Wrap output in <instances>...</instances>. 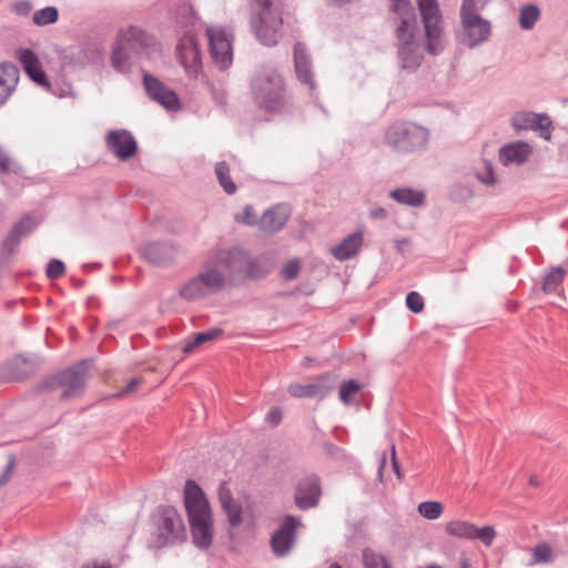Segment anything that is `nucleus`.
<instances>
[{"instance_id": "obj_23", "label": "nucleus", "mask_w": 568, "mask_h": 568, "mask_svg": "<svg viewBox=\"0 0 568 568\" xmlns=\"http://www.w3.org/2000/svg\"><path fill=\"white\" fill-rule=\"evenodd\" d=\"M532 154V146L525 141L505 144L499 149L498 158L503 165H521Z\"/></svg>"}, {"instance_id": "obj_22", "label": "nucleus", "mask_w": 568, "mask_h": 568, "mask_svg": "<svg viewBox=\"0 0 568 568\" xmlns=\"http://www.w3.org/2000/svg\"><path fill=\"white\" fill-rule=\"evenodd\" d=\"M290 215L291 210L286 204H276L263 213L258 226L265 233H276L284 227Z\"/></svg>"}, {"instance_id": "obj_6", "label": "nucleus", "mask_w": 568, "mask_h": 568, "mask_svg": "<svg viewBox=\"0 0 568 568\" xmlns=\"http://www.w3.org/2000/svg\"><path fill=\"white\" fill-rule=\"evenodd\" d=\"M91 366V361H81L44 381L40 389L42 392L61 390L59 395L61 400L79 398L84 393Z\"/></svg>"}, {"instance_id": "obj_17", "label": "nucleus", "mask_w": 568, "mask_h": 568, "mask_svg": "<svg viewBox=\"0 0 568 568\" xmlns=\"http://www.w3.org/2000/svg\"><path fill=\"white\" fill-rule=\"evenodd\" d=\"M510 124L516 131H539L542 139H550L551 121L545 114H538L532 111H519L511 116Z\"/></svg>"}, {"instance_id": "obj_35", "label": "nucleus", "mask_w": 568, "mask_h": 568, "mask_svg": "<svg viewBox=\"0 0 568 568\" xmlns=\"http://www.w3.org/2000/svg\"><path fill=\"white\" fill-rule=\"evenodd\" d=\"M444 507L439 501H423L418 505V513L426 519L434 520L442 516Z\"/></svg>"}, {"instance_id": "obj_57", "label": "nucleus", "mask_w": 568, "mask_h": 568, "mask_svg": "<svg viewBox=\"0 0 568 568\" xmlns=\"http://www.w3.org/2000/svg\"><path fill=\"white\" fill-rule=\"evenodd\" d=\"M252 206L247 205L244 210V217H243V222L248 224V225H252L255 223L254 219H253V215H252Z\"/></svg>"}, {"instance_id": "obj_48", "label": "nucleus", "mask_w": 568, "mask_h": 568, "mask_svg": "<svg viewBox=\"0 0 568 568\" xmlns=\"http://www.w3.org/2000/svg\"><path fill=\"white\" fill-rule=\"evenodd\" d=\"M12 11L19 17H28L32 11V3L28 0H20L12 4Z\"/></svg>"}, {"instance_id": "obj_20", "label": "nucleus", "mask_w": 568, "mask_h": 568, "mask_svg": "<svg viewBox=\"0 0 568 568\" xmlns=\"http://www.w3.org/2000/svg\"><path fill=\"white\" fill-rule=\"evenodd\" d=\"M294 68L300 82L305 84L310 92H314L316 89V82L311 55L308 54L305 45L301 42H297L294 47Z\"/></svg>"}, {"instance_id": "obj_3", "label": "nucleus", "mask_w": 568, "mask_h": 568, "mask_svg": "<svg viewBox=\"0 0 568 568\" xmlns=\"http://www.w3.org/2000/svg\"><path fill=\"white\" fill-rule=\"evenodd\" d=\"M255 105L267 113H277L286 106V88L283 77L272 67H260L250 81Z\"/></svg>"}, {"instance_id": "obj_58", "label": "nucleus", "mask_w": 568, "mask_h": 568, "mask_svg": "<svg viewBox=\"0 0 568 568\" xmlns=\"http://www.w3.org/2000/svg\"><path fill=\"white\" fill-rule=\"evenodd\" d=\"M385 465H386V457L383 456L381 459V463H379V468H378L379 476H382Z\"/></svg>"}, {"instance_id": "obj_59", "label": "nucleus", "mask_w": 568, "mask_h": 568, "mask_svg": "<svg viewBox=\"0 0 568 568\" xmlns=\"http://www.w3.org/2000/svg\"><path fill=\"white\" fill-rule=\"evenodd\" d=\"M82 568H110V566H106V565H99L97 562H94L92 566H84Z\"/></svg>"}, {"instance_id": "obj_27", "label": "nucleus", "mask_w": 568, "mask_h": 568, "mask_svg": "<svg viewBox=\"0 0 568 568\" xmlns=\"http://www.w3.org/2000/svg\"><path fill=\"white\" fill-rule=\"evenodd\" d=\"M222 334H223V331L221 328H211L205 332L196 333L193 336H191L190 338L184 341L182 351L184 354H190V353L194 352L201 345L216 339Z\"/></svg>"}, {"instance_id": "obj_11", "label": "nucleus", "mask_w": 568, "mask_h": 568, "mask_svg": "<svg viewBox=\"0 0 568 568\" xmlns=\"http://www.w3.org/2000/svg\"><path fill=\"white\" fill-rule=\"evenodd\" d=\"M206 36L214 63L222 70L227 69L233 61L232 33L222 27H209Z\"/></svg>"}, {"instance_id": "obj_60", "label": "nucleus", "mask_w": 568, "mask_h": 568, "mask_svg": "<svg viewBox=\"0 0 568 568\" xmlns=\"http://www.w3.org/2000/svg\"><path fill=\"white\" fill-rule=\"evenodd\" d=\"M529 484H530V485H532V486H538V485H539V481H538L537 477L531 476V477L529 478Z\"/></svg>"}, {"instance_id": "obj_12", "label": "nucleus", "mask_w": 568, "mask_h": 568, "mask_svg": "<svg viewBox=\"0 0 568 568\" xmlns=\"http://www.w3.org/2000/svg\"><path fill=\"white\" fill-rule=\"evenodd\" d=\"M302 520L293 515L284 516L278 528L271 536V549L276 557L287 556L296 541V530L302 527Z\"/></svg>"}, {"instance_id": "obj_31", "label": "nucleus", "mask_w": 568, "mask_h": 568, "mask_svg": "<svg viewBox=\"0 0 568 568\" xmlns=\"http://www.w3.org/2000/svg\"><path fill=\"white\" fill-rule=\"evenodd\" d=\"M540 17V11L535 4H525L520 8L519 12V26L524 30H530L534 28Z\"/></svg>"}, {"instance_id": "obj_52", "label": "nucleus", "mask_w": 568, "mask_h": 568, "mask_svg": "<svg viewBox=\"0 0 568 568\" xmlns=\"http://www.w3.org/2000/svg\"><path fill=\"white\" fill-rule=\"evenodd\" d=\"M219 499L222 507L234 500L225 483L221 484L219 487Z\"/></svg>"}, {"instance_id": "obj_30", "label": "nucleus", "mask_w": 568, "mask_h": 568, "mask_svg": "<svg viewBox=\"0 0 568 568\" xmlns=\"http://www.w3.org/2000/svg\"><path fill=\"white\" fill-rule=\"evenodd\" d=\"M215 174L225 193L234 194L236 192V185L231 179L230 166L225 161L215 164Z\"/></svg>"}, {"instance_id": "obj_47", "label": "nucleus", "mask_w": 568, "mask_h": 568, "mask_svg": "<svg viewBox=\"0 0 568 568\" xmlns=\"http://www.w3.org/2000/svg\"><path fill=\"white\" fill-rule=\"evenodd\" d=\"M64 271H65V267H64L63 262H61L60 260L53 258L48 263L45 273L49 278L54 280V278L61 277L64 274Z\"/></svg>"}, {"instance_id": "obj_56", "label": "nucleus", "mask_w": 568, "mask_h": 568, "mask_svg": "<svg viewBox=\"0 0 568 568\" xmlns=\"http://www.w3.org/2000/svg\"><path fill=\"white\" fill-rule=\"evenodd\" d=\"M390 450H392V467H393V470L395 471L397 478H402V473H400L399 464H398L397 458H396V452H395V446L394 445H392Z\"/></svg>"}, {"instance_id": "obj_4", "label": "nucleus", "mask_w": 568, "mask_h": 568, "mask_svg": "<svg viewBox=\"0 0 568 568\" xmlns=\"http://www.w3.org/2000/svg\"><path fill=\"white\" fill-rule=\"evenodd\" d=\"M184 505L194 545L202 549L209 548L213 540L211 508L203 490L193 480L185 483Z\"/></svg>"}, {"instance_id": "obj_45", "label": "nucleus", "mask_w": 568, "mask_h": 568, "mask_svg": "<svg viewBox=\"0 0 568 568\" xmlns=\"http://www.w3.org/2000/svg\"><path fill=\"white\" fill-rule=\"evenodd\" d=\"M301 271V263L294 258L288 261L282 268L281 275L286 281L295 280Z\"/></svg>"}, {"instance_id": "obj_32", "label": "nucleus", "mask_w": 568, "mask_h": 568, "mask_svg": "<svg viewBox=\"0 0 568 568\" xmlns=\"http://www.w3.org/2000/svg\"><path fill=\"white\" fill-rule=\"evenodd\" d=\"M12 377L14 379H23L36 371V362L33 359L17 357L12 362Z\"/></svg>"}, {"instance_id": "obj_38", "label": "nucleus", "mask_w": 568, "mask_h": 568, "mask_svg": "<svg viewBox=\"0 0 568 568\" xmlns=\"http://www.w3.org/2000/svg\"><path fill=\"white\" fill-rule=\"evenodd\" d=\"M20 242L21 237L11 231L2 242L1 258L4 261L9 260V257L17 251Z\"/></svg>"}, {"instance_id": "obj_39", "label": "nucleus", "mask_w": 568, "mask_h": 568, "mask_svg": "<svg viewBox=\"0 0 568 568\" xmlns=\"http://www.w3.org/2000/svg\"><path fill=\"white\" fill-rule=\"evenodd\" d=\"M165 247L159 243H150L144 247V256L153 264H162L164 262L163 253Z\"/></svg>"}, {"instance_id": "obj_16", "label": "nucleus", "mask_w": 568, "mask_h": 568, "mask_svg": "<svg viewBox=\"0 0 568 568\" xmlns=\"http://www.w3.org/2000/svg\"><path fill=\"white\" fill-rule=\"evenodd\" d=\"M105 143L108 150L122 161L131 159L138 151L134 136L124 129L109 131L105 136Z\"/></svg>"}, {"instance_id": "obj_14", "label": "nucleus", "mask_w": 568, "mask_h": 568, "mask_svg": "<svg viewBox=\"0 0 568 568\" xmlns=\"http://www.w3.org/2000/svg\"><path fill=\"white\" fill-rule=\"evenodd\" d=\"M176 55L184 70L191 77H196L202 61L195 36L186 32L176 45Z\"/></svg>"}, {"instance_id": "obj_15", "label": "nucleus", "mask_w": 568, "mask_h": 568, "mask_svg": "<svg viewBox=\"0 0 568 568\" xmlns=\"http://www.w3.org/2000/svg\"><path fill=\"white\" fill-rule=\"evenodd\" d=\"M337 377L333 374H323L315 382L308 384H291L287 392L296 398L325 397L334 389Z\"/></svg>"}, {"instance_id": "obj_9", "label": "nucleus", "mask_w": 568, "mask_h": 568, "mask_svg": "<svg viewBox=\"0 0 568 568\" xmlns=\"http://www.w3.org/2000/svg\"><path fill=\"white\" fill-rule=\"evenodd\" d=\"M425 29L426 50L432 55L443 52L445 41L442 28V14L437 0H416Z\"/></svg>"}, {"instance_id": "obj_36", "label": "nucleus", "mask_w": 568, "mask_h": 568, "mask_svg": "<svg viewBox=\"0 0 568 568\" xmlns=\"http://www.w3.org/2000/svg\"><path fill=\"white\" fill-rule=\"evenodd\" d=\"M362 389V385L354 381H344L339 386V399L345 405H349L353 400V396Z\"/></svg>"}, {"instance_id": "obj_2", "label": "nucleus", "mask_w": 568, "mask_h": 568, "mask_svg": "<svg viewBox=\"0 0 568 568\" xmlns=\"http://www.w3.org/2000/svg\"><path fill=\"white\" fill-rule=\"evenodd\" d=\"M161 55V45L156 39L134 26L121 28L112 44L110 62L122 74H129L135 62L145 59L156 60Z\"/></svg>"}, {"instance_id": "obj_28", "label": "nucleus", "mask_w": 568, "mask_h": 568, "mask_svg": "<svg viewBox=\"0 0 568 568\" xmlns=\"http://www.w3.org/2000/svg\"><path fill=\"white\" fill-rule=\"evenodd\" d=\"M390 197L400 204L420 206L425 202V194L409 187H399L389 193Z\"/></svg>"}, {"instance_id": "obj_19", "label": "nucleus", "mask_w": 568, "mask_h": 568, "mask_svg": "<svg viewBox=\"0 0 568 568\" xmlns=\"http://www.w3.org/2000/svg\"><path fill=\"white\" fill-rule=\"evenodd\" d=\"M321 485L317 477H306L301 480L295 489L294 500L295 505L306 510L317 506L321 497Z\"/></svg>"}, {"instance_id": "obj_5", "label": "nucleus", "mask_w": 568, "mask_h": 568, "mask_svg": "<svg viewBox=\"0 0 568 568\" xmlns=\"http://www.w3.org/2000/svg\"><path fill=\"white\" fill-rule=\"evenodd\" d=\"M250 27L255 38L263 45H276L283 34L284 1L250 0Z\"/></svg>"}, {"instance_id": "obj_29", "label": "nucleus", "mask_w": 568, "mask_h": 568, "mask_svg": "<svg viewBox=\"0 0 568 568\" xmlns=\"http://www.w3.org/2000/svg\"><path fill=\"white\" fill-rule=\"evenodd\" d=\"M445 531L456 538L473 540L475 525L464 520H452L445 525Z\"/></svg>"}, {"instance_id": "obj_63", "label": "nucleus", "mask_w": 568, "mask_h": 568, "mask_svg": "<svg viewBox=\"0 0 568 568\" xmlns=\"http://www.w3.org/2000/svg\"><path fill=\"white\" fill-rule=\"evenodd\" d=\"M426 568H442V567L436 566V565H432V566H428V567H426Z\"/></svg>"}, {"instance_id": "obj_49", "label": "nucleus", "mask_w": 568, "mask_h": 568, "mask_svg": "<svg viewBox=\"0 0 568 568\" xmlns=\"http://www.w3.org/2000/svg\"><path fill=\"white\" fill-rule=\"evenodd\" d=\"M13 165L14 163L9 153L0 146V172L9 173L10 171H16Z\"/></svg>"}, {"instance_id": "obj_44", "label": "nucleus", "mask_w": 568, "mask_h": 568, "mask_svg": "<svg viewBox=\"0 0 568 568\" xmlns=\"http://www.w3.org/2000/svg\"><path fill=\"white\" fill-rule=\"evenodd\" d=\"M363 562L366 568H384L387 565L384 557L369 549L363 550Z\"/></svg>"}, {"instance_id": "obj_40", "label": "nucleus", "mask_w": 568, "mask_h": 568, "mask_svg": "<svg viewBox=\"0 0 568 568\" xmlns=\"http://www.w3.org/2000/svg\"><path fill=\"white\" fill-rule=\"evenodd\" d=\"M36 226H37V221L32 216L26 215L24 217H22L19 222H17L13 225L12 232L18 234V236L22 239V237L27 236L28 234H30L34 230Z\"/></svg>"}, {"instance_id": "obj_43", "label": "nucleus", "mask_w": 568, "mask_h": 568, "mask_svg": "<svg viewBox=\"0 0 568 568\" xmlns=\"http://www.w3.org/2000/svg\"><path fill=\"white\" fill-rule=\"evenodd\" d=\"M496 537V530L493 526H485L483 528H477L475 526V532L473 534V539L480 540L485 546L490 547Z\"/></svg>"}, {"instance_id": "obj_61", "label": "nucleus", "mask_w": 568, "mask_h": 568, "mask_svg": "<svg viewBox=\"0 0 568 568\" xmlns=\"http://www.w3.org/2000/svg\"><path fill=\"white\" fill-rule=\"evenodd\" d=\"M328 568H342V566L336 564V562H334Z\"/></svg>"}, {"instance_id": "obj_13", "label": "nucleus", "mask_w": 568, "mask_h": 568, "mask_svg": "<svg viewBox=\"0 0 568 568\" xmlns=\"http://www.w3.org/2000/svg\"><path fill=\"white\" fill-rule=\"evenodd\" d=\"M416 29L404 30L406 36L397 37L398 40V60L403 70L415 71L422 64L424 59V48L415 40L414 32Z\"/></svg>"}, {"instance_id": "obj_54", "label": "nucleus", "mask_w": 568, "mask_h": 568, "mask_svg": "<svg viewBox=\"0 0 568 568\" xmlns=\"http://www.w3.org/2000/svg\"><path fill=\"white\" fill-rule=\"evenodd\" d=\"M13 467H14V460L10 459V462L6 466V469L3 470V473L0 476V487L4 486L8 483L9 478L13 471Z\"/></svg>"}, {"instance_id": "obj_51", "label": "nucleus", "mask_w": 568, "mask_h": 568, "mask_svg": "<svg viewBox=\"0 0 568 568\" xmlns=\"http://www.w3.org/2000/svg\"><path fill=\"white\" fill-rule=\"evenodd\" d=\"M283 414L278 407H273L266 415L265 422L272 427L277 426L282 420Z\"/></svg>"}, {"instance_id": "obj_18", "label": "nucleus", "mask_w": 568, "mask_h": 568, "mask_svg": "<svg viewBox=\"0 0 568 568\" xmlns=\"http://www.w3.org/2000/svg\"><path fill=\"white\" fill-rule=\"evenodd\" d=\"M143 85L148 95L168 110L174 111L180 108L176 93L164 85L158 78L144 72Z\"/></svg>"}, {"instance_id": "obj_10", "label": "nucleus", "mask_w": 568, "mask_h": 568, "mask_svg": "<svg viewBox=\"0 0 568 568\" xmlns=\"http://www.w3.org/2000/svg\"><path fill=\"white\" fill-rule=\"evenodd\" d=\"M491 33V22L480 14L459 17L456 40L464 47L475 49L488 42Z\"/></svg>"}, {"instance_id": "obj_37", "label": "nucleus", "mask_w": 568, "mask_h": 568, "mask_svg": "<svg viewBox=\"0 0 568 568\" xmlns=\"http://www.w3.org/2000/svg\"><path fill=\"white\" fill-rule=\"evenodd\" d=\"M486 4L487 0H463L459 17L480 14Z\"/></svg>"}, {"instance_id": "obj_34", "label": "nucleus", "mask_w": 568, "mask_h": 568, "mask_svg": "<svg viewBox=\"0 0 568 568\" xmlns=\"http://www.w3.org/2000/svg\"><path fill=\"white\" fill-rule=\"evenodd\" d=\"M59 18V12L55 7H45L33 13L32 21L36 26L42 27L54 23Z\"/></svg>"}, {"instance_id": "obj_25", "label": "nucleus", "mask_w": 568, "mask_h": 568, "mask_svg": "<svg viewBox=\"0 0 568 568\" xmlns=\"http://www.w3.org/2000/svg\"><path fill=\"white\" fill-rule=\"evenodd\" d=\"M364 242V232L357 230L345 237L339 244L331 247L332 255L341 262L347 261L356 256L362 250Z\"/></svg>"}, {"instance_id": "obj_1", "label": "nucleus", "mask_w": 568, "mask_h": 568, "mask_svg": "<svg viewBox=\"0 0 568 568\" xmlns=\"http://www.w3.org/2000/svg\"><path fill=\"white\" fill-rule=\"evenodd\" d=\"M273 268L272 257L251 256L237 246L212 250L200 272L179 288L181 298L194 302L234 287L246 280L265 277Z\"/></svg>"}, {"instance_id": "obj_50", "label": "nucleus", "mask_w": 568, "mask_h": 568, "mask_svg": "<svg viewBox=\"0 0 568 568\" xmlns=\"http://www.w3.org/2000/svg\"><path fill=\"white\" fill-rule=\"evenodd\" d=\"M142 384V379L141 378H133L131 379L128 385L122 388L121 390H119L118 393H115L113 396L116 397V398H122V397H125L128 396L129 394H132L133 392L136 390V388Z\"/></svg>"}, {"instance_id": "obj_46", "label": "nucleus", "mask_w": 568, "mask_h": 568, "mask_svg": "<svg viewBox=\"0 0 568 568\" xmlns=\"http://www.w3.org/2000/svg\"><path fill=\"white\" fill-rule=\"evenodd\" d=\"M424 298L418 292H409L406 296V306L413 313H420L424 310Z\"/></svg>"}, {"instance_id": "obj_26", "label": "nucleus", "mask_w": 568, "mask_h": 568, "mask_svg": "<svg viewBox=\"0 0 568 568\" xmlns=\"http://www.w3.org/2000/svg\"><path fill=\"white\" fill-rule=\"evenodd\" d=\"M392 9L398 20L396 36H406L404 30L416 29L417 20L410 0H390Z\"/></svg>"}, {"instance_id": "obj_42", "label": "nucleus", "mask_w": 568, "mask_h": 568, "mask_svg": "<svg viewBox=\"0 0 568 568\" xmlns=\"http://www.w3.org/2000/svg\"><path fill=\"white\" fill-rule=\"evenodd\" d=\"M227 515V520L232 527H235L242 521V508L235 500L222 507Z\"/></svg>"}, {"instance_id": "obj_8", "label": "nucleus", "mask_w": 568, "mask_h": 568, "mask_svg": "<svg viewBox=\"0 0 568 568\" xmlns=\"http://www.w3.org/2000/svg\"><path fill=\"white\" fill-rule=\"evenodd\" d=\"M155 547L182 542L186 539V528L182 516L171 506L162 507L155 518Z\"/></svg>"}, {"instance_id": "obj_21", "label": "nucleus", "mask_w": 568, "mask_h": 568, "mask_svg": "<svg viewBox=\"0 0 568 568\" xmlns=\"http://www.w3.org/2000/svg\"><path fill=\"white\" fill-rule=\"evenodd\" d=\"M16 58L32 81L41 87H50L48 77L43 72L41 62L36 52L31 49L20 48L16 51Z\"/></svg>"}, {"instance_id": "obj_24", "label": "nucleus", "mask_w": 568, "mask_h": 568, "mask_svg": "<svg viewBox=\"0 0 568 568\" xmlns=\"http://www.w3.org/2000/svg\"><path fill=\"white\" fill-rule=\"evenodd\" d=\"M20 79V72L11 62L0 63V108L7 103L16 91Z\"/></svg>"}, {"instance_id": "obj_7", "label": "nucleus", "mask_w": 568, "mask_h": 568, "mask_svg": "<svg viewBox=\"0 0 568 568\" xmlns=\"http://www.w3.org/2000/svg\"><path fill=\"white\" fill-rule=\"evenodd\" d=\"M429 132L412 122H396L385 132V143L398 153H413L426 148Z\"/></svg>"}, {"instance_id": "obj_62", "label": "nucleus", "mask_w": 568, "mask_h": 568, "mask_svg": "<svg viewBox=\"0 0 568 568\" xmlns=\"http://www.w3.org/2000/svg\"><path fill=\"white\" fill-rule=\"evenodd\" d=\"M460 568H468V564H467V561H466V560H463V561H462V566H460Z\"/></svg>"}, {"instance_id": "obj_33", "label": "nucleus", "mask_w": 568, "mask_h": 568, "mask_svg": "<svg viewBox=\"0 0 568 568\" xmlns=\"http://www.w3.org/2000/svg\"><path fill=\"white\" fill-rule=\"evenodd\" d=\"M566 275V270L562 267H552L545 275L542 281V291L545 293L555 292L556 288L561 284Z\"/></svg>"}, {"instance_id": "obj_53", "label": "nucleus", "mask_w": 568, "mask_h": 568, "mask_svg": "<svg viewBox=\"0 0 568 568\" xmlns=\"http://www.w3.org/2000/svg\"><path fill=\"white\" fill-rule=\"evenodd\" d=\"M485 166H486V172L484 174H478V179L483 183H485L487 185H491V184L495 183V176H494L493 166L488 162L485 163Z\"/></svg>"}, {"instance_id": "obj_55", "label": "nucleus", "mask_w": 568, "mask_h": 568, "mask_svg": "<svg viewBox=\"0 0 568 568\" xmlns=\"http://www.w3.org/2000/svg\"><path fill=\"white\" fill-rule=\"evenodd\" d=\"M387 211L384 207H375L369 212V216L375 220H384L387 217Z\"/></svg>"}, {"instance_id": "obj_64", "label": "nucleus", "mask_w": 568, "mask_h": 568, "mask_svg": "<svg viewBox=\"0 0 568 568\" xmlns=\"http://www.w3.org/2000/svg\"><path fill=\"white\" fill-rule=\"evenodd\" d=\"M384 568H388V565H384Z\"/></svg>"}, {"instance_id": "obj_41", "label": "nucleus", "mask_w": 568, "mask_h": 568, "mask_svg": "<svg viewBox=\"0 0 568 568\" xmlns=\"http://www.w3.org/2000/svg\"><path fill=\"white\" fill-rule=\"evenodd\" d=\"M534 559L539 564H548L554 560L552 548L548 544H539L534 548Z\"/></svg>"}]
</instances>
